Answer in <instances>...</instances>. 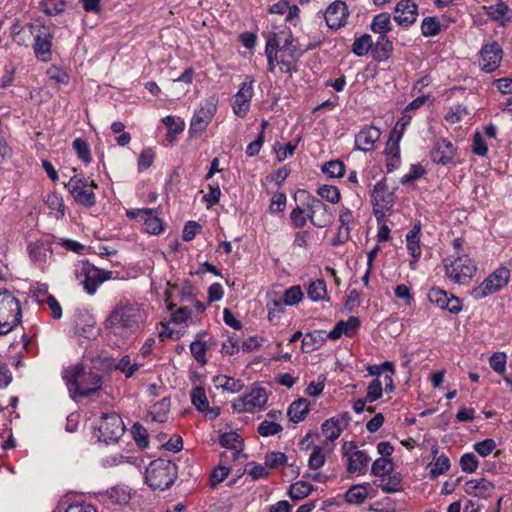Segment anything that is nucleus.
Segmentation results:
<instances>
[{
  "instance_id": "f257e3e1",
  "label": "nucleus",
  "mask_w": 512,
  "mask_h": 512,
  "mask_svg": "<svg viewBox=\"0 0 512 512\" xmlns=\"http://www.w3.org/2000/svg\"><path fill=\"white\" fill-rule=\"evenodd\" d=\"M144 321V312L139 305L130 302L118 303L105 320V328L117 336L135 332Z\"/></svg>"
},
{
  "instance_id": "f03ea898",
  "label": "nucleus",
  "mask_w": 512,
  "mask_h": 512,
  "mask_svg": "<svg viewBox=\"0 0 512 512\" xmlns=\"http://www.w3.org/2000/svg\"><path fill=\"white\" fill-rule=\"evenodd\" d=\"M63 379L73 399L93 395L99 391L103 385L102 375L91 368L87 369L81 363H77L65 369Z\"/></svg>"
},
{
  "instance_id": "7ed1b4c3",
  "label": "nucleus",
  "mask_w": 512,
  "mask_h": 512,
  "mask_svg": "<svg viewBox=\"0 0 512 512\" xmlns=\"http://www.w3.org/2000/svg\"><path fill=\"white\" fill-rule=\"evenodd\" d=\"M266 44H272L273 50L280 56V70L289 76L296 70L301 55L312 48L310 44H300L293 34H271Z\"/></svg>"
},
{
  "instance_id": "20e7f679",
  "label": "nucleus",
  "mask_w": 512,
  "mask_h": 512,
  "mask_svg": "<svg viewBox=\"0 0 512 512\" xmlns=\"http://www.w3.org/2000/svg\"><path fill=\"white\" fill-rule=\"evenodd\" d=\"M177 478V466L170 460L157 459L146 469L145 481L153 490L168 489Z\"/></svg>"
},
{
  "instance_id": "39448f33",
  "label": "nucleus",
  "mask_w": 512,
  "mask_h": 512,
  "mask_svg": "<svg viewBox=\"0 0 512 512\" xmlns=\"http://www.w3.org/2000/svg\"><path fill=\"white\" fill-rule=\"evenodd\" d=\"M22 318L18 299L8 290L0 291V335H6L20 324Z\"/></svg>"
},
{
  "instance_id": "423d86ee",
  "label": "nucleus",
  "mask_w": 512,
  "mask_h": 512,
  "mask_svg": "<svg viewBox=\"0 0 512 512\" xmlns=\"http://www.w3.org/2000/svg\"><path fill=\"white\" fill-rule=\"evenodd\" d=\"M74 201L85 208H91L96 204V195L94 189L97 184L94 181H88L82 174H75L65 184Z\"/></svg>"
},
{
  "instance_id": "0eeeda50",
  "label": "nucleus",
  "mask_w": 512,
  "mask_h": 512,
  "mask_svg": "<svg viewBox=\"0 0 512 512\" xmlns=\"http://www.w3.org/2000/svg\"><path fill=\"white\" fill-rule=\"evenodd\" d=\"M444 266L447 276L455 283H468L476 272L475 262L466 254L446 258Z\"/></svg>"
},
{
  "instance_id": "6e6552de",
  "label": "nucleus",
  "mask_w": 512,
  "mask_h": 512,
  "mask_svg": "<svg viewBox=\"0 0 512 512\" xmlns=\"http://www.w3.org/2000/svg\"><path fill=\"white\" fill-rule=\"evenodd\" d=\"M510 270L506 267H500L491 273L478 287L474 288L471 295L479 300L490 294H493L508 284Z\"/></svg>"
},
{
  "instance_id": "1a4fd4ad",
  "label": "nucleus",
  "mask_w": 512,
  "mask_h": 512,
  "mask_svg": "<svg viewBox=\"0 0 512 512\" xmlns=\"http://www.w3.org/2000/svg\"><path fill=\"white\" fill-rule=\"evenodd\" d=\"M112 272H105L89 262H82L76 269V277L88 294H94L99 284L109 279Z\"/></svg>"
},
{
  "instance_id": "9d476101",
  "label": "nucleus",
  "mask_w": 512,
  "mask_h": 512,
  "mask_svg": "<svg viewBox=\"0 0 512 512\" xmlns=\"http://www.w3.org/2000/svg\"><path fill=\"white\" fill-rule=\"evenodd\" d=\"M306 210L307 218L317 228H325L333 223L334 214L331 208L320 199L308 196Z\"/></svg>"
},
{
  "instance_id": "9b49d317",
  "label": "nucleus",
  "mask_w": 512,
  "mask_h": 512,
  "mask_svg": "<svg viewBox=\"0 0 512 512\" xmlns=\"http://www.w3.org/2000/svg\"><path fill=\"white\" fill-rule=\"evenodd\" d=\"M100 439L106 443L117 441L124 434L125 426L121 417L117 413H105L101 417L98 427Z\"/></svg>"
},
{
  "instance_id": "f8f14e48",
  "label": "nucleus",
  "mask_w": 512,
  "mask_h": 512,
  "mask_svg": "<svg viewBox=\"0 0 512 512\" xmlns=\"http://www.w3.org/2000/svg\"><path fill=\"white\" fill-rule=\"evenodd\" d=\"M216 110V103L213 100L207 101L204 105H201V107L195 111L191 119L189 133L192 136L202 133L212 121Z\"/></svg>"
},
{
  "instance_id": "ddd939ff",
  "label": "nucleus",
  "mask_w": 512,
  "mask_h": 512,
  "mask_svg": "<svg viewBox=\"0 0 512 512\" xmlns=\"http://www.w3.org/2000/svg\"><path fill=\"white\" fill-rule=\"evenodd\" d=\"M349 17L348 7L345 2L336 0L332 2L324 12V19L328 28L338 30L345 26Z\"/></svg>"
},
{
  "instance_id": "4468645a",
  "label": "nucleus",
  "mask_w": 512,
  "mask_h": 512,
  "mask_svg": "<svg viewBox=\"0 0 512 512\" xmlns=\"http://www.w3.org/2000/svg\"><path fill=\"white\" fill-rule=\"evenodd\" d=\"M126 215L130 219L140 218L144 221L145 231L152 235H158L163 232L164 224L162 220L154 215V210L149 208L127 210Z\"/></svg>"
},
{
  "instance_id": "2eb2a0df",
  "label": "nucleus",
  "mask_w": 512,
  "mask_h": 512,
  "mask_svg": "<svg viewBox=\"0 0 512 512\" xmlns=\"http://www.w3.org/2000/svg\"><path fill=\"white\" fill-rule=\"evenodd\" d=\"M503 50L497 42L486 44L480 50L479 65L485 72L495 71L502 60Z\"/></svg>"
},
{
  "instance_id": "dca6fc26",
  "label": "nucleus",
  "mask_w": 512,
  "mask_h": 512,
  "mask_svg": "<svg viewBox=\"0 0 512 512\" xmlns=\"http://www.w3.org/2000/svg\"><path fill=\"white\" fill-rule=\"evenodd\" d=\"M428 299L439 308L448 310L450 313H459L462 309L461 301L454 295H449L440 288H431L428 292Z\"/></svg>"
},
{
  "instance_id": "f3484780",
  "label": "nucleus",
  "mask_w": 512,
  "mask_h": 512,
  "mask_svg": "<svg viewBox=\"0 0 512 512\" xmlns=\"http://www.w3.org/2000/svg\"><path fill=\"white\" fill-rule=\"evenodd\" d=\"M372 201L374 204V214L379 219V214L383 215L384 210H391L394 205L393 194L388 192L385 181H379L372 191Z\"/></svg>"
},
{
  "instance_id": "a211bd4d",
  "label": "nucleus",
  "mask_w": 512,
  "mask_h": 512,
  "mask_svg": "<svg viewBox=\"0 0 512 512\" xmlns=\"http://www.w3.org/2000/svg\"><path fill=\"white\" fill-rule=\"evenodd\" d=\"M253 80L244 81L235 95L233 111L238 117H245L253 97Z\"/></svg>"
},
{
  "instance_id": "6ab92c4d",
  "label": "nucleus",
  "mask_w": 512,
  "mask_h": 512,
  "mask_svg": "<svg viewBox=\"0 0 512 512\" xmlns=\"http://www.w3.org/2000/svg\"><path fill=\"white\" fill-rule=\"evenodd\" d=\"M455 156V148L447 139H438L430 153L431 160L434 163L446 165L450 163Z\"/></svg>"
},
{
  "instance_id": "aec40b11",
  "label": "nucleus",
  "mask_w": 512,
  "mask_h": 512,
  "mask_svg": "<svg viewBox=\"0 0 512 512\" xmlns=\"http://www.w3.org/2000/svg\"><path fill=\"white\" fill-rule=\"evenodd\" d=\"M381 132L374 126L361 129L355 136L356 149L369 152L374 150L375 142L380 138Z\"/></svg>"
},
{
  "instance_id": "412c9836",
  "label": "nucleus",
  "mask_w": 512,
  "mask_h": 512,
  "mask_svg": "<svg viewBox=\"0 0 512 512\" xmlns=\"http://www.w3.org/2000/svg\"><path fill=\"white\" fill-rule=\"evenodd\" d=\"M417 16V6L409 1H400L397 3L394 20L402 27L406 28L410 24L414 23Z\"/></svg>"
},
{
  "instance_id": "4be33fe9",
  "label": "nucleus",
  "mask_w": 512,
  "mask_h": 512,
  "mask_svg": "<svg viewBox=\"0 0 512 512\" xmlns=\"http://www.w3.org/2000/svg\"><path fill=\"white\" fill-rule=\"evenodd\" d=\"M421 228H422L421 222L416 221L414 223L412 229L406 235L407 249L413 258V260L410 261V267L412 269L415 268L414 265L421 256V247H420Z\"/></svg>"
},
{
  "instance_id": "5701e85b",
  "label": "nucleus",
  "mask_w": 512,
  "mask_h": 512,
  "mask_svg": "<svg viewBox=\"0 0 512 512\" xmlns=\"http://www.w3.org/2000/svg\"><path fill=\"white\" fill-rule=\"evenodd\" d=\"M494 489V485L485 478L473 479L465 483V492L474 497L488 498Z\"/></svg>"
},
{
  "instance_id": "b1692460",
  "label": "nucleus",
  "mask_w": 512,
  "mask_h": 512,
  "mask_svg": "<svg viewBox=\"0 0 512 512\" xmlns=\"http://www.w3.org/2000/svg\"><path fill=\"white\" fill-rule=\"evenodd\" d=\"M52 38V34H39L35 38L34 52L42 62H48L52 59Z\"/></svg>"
},
{
  "instance_id": "393cba45",
  "label": "nucleus",
  "mask_w": 512,
  "mask_h": 512,
  "mask_svg": "<svg viewBox=\"0 0 512 512\" xmlns=\"http://www.w3.org/2000/svg\"><path fill=\"white\" fill-rule=\"evenodd\" d=\"M370 460V457L365 451L359 450L354 452L351 457L347 459V471L349 473H358L363 475L367 471V466Z\"/></svg>"
},
{
  "instance_id": "a878e982",
  "label": "nucleus",
  "mask_w": 512,
  "mask_h": 512,
  "mask_svg": "<svg viewBox=\"0 0 512 512\" xmlns=\"http://www.w3.org/2000/svg\"><path fill=\"white\" fill-rule=\"evenodd\" d=\"M393 51L392 42L386 37V34H379L372 47V56L377 61L387 60Z\"/></svg>"
},
{
  "instance_id": "bb28decb",
  "label": "nucleus",
  "mask_w": 512,
  "mask_h": 512,
  "mask_svg": "<svg viewBox=\"0 0 512 512\" xmlns=\"http://www.w3.org/2000/svg\"><path fill=\"white\" fill-rule=\"evenodd\" d=\"M439 448L437 446L432 447L433 460L431 462L430 478L435 479L439 475L444 474L450 468V460L445 454H438Z\"/></svg>"
},
{
  "instance_id": "cd10ccee",
  "label": "nucleus",
  "mask_w": 512,
  "mask_h": 512,
  "mask_svg": "<svg viewBox=\"0 0 512 512\" xmlns=\"http://www.w3.org/2000/svg\"><path fill=\"white\" fill-rule=\"evenodd\" d=\"M310 410V403L305 398H300L291 403L287 415L293 423H299L304 420Z\"/></svg>"
},
{
  "instance_id": "c85d7f7f",
  "label": "nucleus",
  "mask_w": 512,
  "mask_h": 512,
  "mask_svg": "<svg viewBox=\"0 0 512 512\" xmlns=\"http://www.w3.org/2000/svg\"><path fill=\"white\" fill-rule=\"evenodd\" d=\"M219 443L226 448L231 449V459H238L241 449L242 440L236 432H227L220 436Z\"/></svg>"
},
{
  "instance_id": "c756f323",
  "label": "nucleus",
  "mask_w": 512,
  "mask_h": 512,
  "mask_svg": "<svg viewBox=\"0 0 512 512\" xmlns=\"http://www.w3.org/2000/svg\"><path fill=\"white\" fill-rule=\"evenodd\" d=\"M268 400L266 390L261 387L253 388L248 394L245 395V401L248 404L250 412L255 409H261L265 406Z\"/></svg>"
},
{
  "instance_id": "7c9ffc66",
  "label": "nucleus",
  "mask_w": 512,
  "mask_h": 512,
  "mask_svg": "<svg viewBox=\"0 0 512 512\" xmlns=\"http://www.w3.org/2000/svg\"><path fill=\"white\" fill-rule=\"evenodd\" d=\"M368 496V484L353 485L346 492V500L349 503L361 504Z\"/></svg>"
},
{
  "instance_id": "2f4dec72",
  "label": "nucleus",
  "mask_w": 512,
  "mask_h": 512,
  "mask_svg": "<svg viewBox=\"0 0 512 512\" xmlns=\"http://www.w3.org/2000/svg\"><path fill=\"white\" fill-rule=\"evenodd\" d=\"M45 203L50 210L56 211L55 217L57 219L63 218L65 215V205L63 198L56 192L47 194Z\"/></svg>"
},
{
  "instance_id": "473e14b6",
  "label": "nucleus",
  "mask_w": 512,
  "mask_h": 512,
  "mask_svg": "<svg viewBox=\"0 0 512 512\" xmlns=\"http://www.w3.org/2000/svg\"><path fill=\"white\" fill-rule=\"evenodd\" d=\"M374 41L370 34H362L361 37L355 39L352 45V52L361 57L366 55L369 51L372 52Z\"/></svg>"
},
{
  "instance_id": "72a5a7b5",
  "label": "nucleus",
  "mask_w": 512,
  "mask_h": 512,
  "mask_svg": "<svg viewBox=\"0 0 512 512\" xmlns=\"http://www.w3.org/2000/svg\"><path fill=\"white\" fill-rule=\"evenodd\" d=\"M313 491V485L306 481H298L289 488V496L293 500H302Z\"/></svg>"
},
{
  "instance_id": "f704fd0d",
  "label": "nucleus",
  "mask_w": 512,
  "mask_h": 512,
  "mask_svg": "<svg viewBox=\"0 0 512 512\" xmlns=\"http://www.w3.org/2000/svg\"><path fill=\"white\" fill-rule=\"evenodd\" d=\"M214 382L218 384V387H222L224 390H227L232 393L239 392L243 383L239 379H234L225 375H218L214 378Z\"/></svg>"
},
{
  "instance_id": "c9c22d12",
  "label": "nucleus",
  "mask_w": 512,
  "mask_h": 512,
  "mask_svg": "<svg viewBox=\"0 0 512 512\" xmlns=\"http://www.w3.org/2000/svg\"><path fill=\"white\" fill-rule=\"evenodd\" d=\"M169 406L170 401L167 398H163L161 401L154 404L152 406V410L150 411L152 420L159 423L165 422L169 411Z\"/></svg>"
},
{
  "instance_id": "e433bc0d",
  "label": "nucleus",
  "mask_w": 512,
  "mask_h": 512,
  "mask_svg": "<svg viewBox=\"0 0 512 512\" xmlns=\"http://www.w3.org/2000/svg\"><path fill=\"white\" fill-rule=\"evenodd\" d=\"M308 297L312 301H319L325 298L327 294L326 283L322 279L311 282L307 289Z\"/></svg>"
},
{
  "instance_id": "4c0bfd02",
  "label": "nucleus",
  "mask_w": 512,
  "mask_h": 512,
  "mask_svg": "<svg viewBox=\"0 0 512 512\" xmlns=\"http://www.w3.org/2000/svg\"><path fill=\"white\" fill-rule=\"evenodd\" d=\"M393 469V463L390 458H378L376 459L371 467V472L373 475L378 477H384L389 474Z\"/></svg>"
},
{
  "instance_id": "58836bf2",
  "label": "nucleus",
  "mask_w": 512,
  "mask_h": 512,
  "mask_svg": "<svg viewBox=\"0 0 512 512\" xmlns=\"http://www.w3.org/2000/svg\"><path fill=\"white\" fill-rule=\"evenodd\" d=\"M191 400L193 405L197 408V410L204 412L208 410V399L205 393L204 388L196 387L191 392Z\"/></svg>"
},
{
  "instance_id": "ea45409f",
  "label": "nucleus",
  "mask_w": 512,
  "mask_h": 512,
  "mask_svg": "<svg viewBox=\"0 0 512 512\" xmlns=\"http://www.w3.org/2000/svg\"><path fill=\"white\" fill-rule=\"evenodd\" d=\"M318 195L332 204L340 201V191L336 186L322 185L317 189Z\"/></svg>"
},
{
  "instance_id": "a19ab883",
  "label": "nucleus",
  "mask_w": 512,
  "mask_h": 512,
  "mask_svg": "<svg viewBox=\"0 0 512 512\" xmlns=\"http://www.w3.org/2000/svg\"><path fill=\"white\" fill-rule=\"evenodd\" d=\"M41 6L45 14L54 16L65 10L66 2L64 0H45L41 3Z\"/></svg>"
},
{
  "instance_id": "79ce46f5",
  "label": "nucleus",
  "mask_w": 512,
  "mask_h": 512,
  "mask_svg": "<svg viewBox=\"0 0 512 512\" xmlns=\"http://www.w3.org/2000/svg\"><path fill=\"white\" fill-rule=\"evenodd\" d=\"M73 149L76 151L78 157L86 164L91 161V153L89 144L86 140L76 138L72 143Z\"/></svg>"
},
{
  "instance_id": "37998d69",
  "label": "nucleus",
  "mask_w": 512,
  "mask_h": 512,
  "mask_svg": "<svg viewBox=\"0 0 512 512\" xmlns=\"http://www.w3.org/2000/svg\"><path fill=\"white\" fill-rule=\"evenodd\" d=\"M303 298V292L300 286H292L288 288L281 299L282 303L288 306L298 304Z\"/></svg>"
},
{
  "instance_id": "c03bdc74",
  "label": "nucleus",
  "mask_w": 512,
  "mask_h": 512,
  "mask_svg": "<svg viewBox=\"0 0 512 512\" xmlns=\"http://www.w3.org/2000/svg\"><path fill=\"white\" fill-rule=\"evenodd\" d=\"M322 172L332 178L342 177L345 172V166L339 160H331L322 166Z\"/></svg>"
},
{
  "instance_id": "a18cd8bd",
  "label": "nucleus",
  "mask_w": 512,
  "mask_h": 512,
  "mask_svg": "<svg viewBox=\"0 0 512 512\" xmlns=\"http://www.w3.org/2000/svg\"><path fill=\"white\" fill-rule=\"evenodd\" d=\"M287 462V456L282 452H268L265 455V466L270 469H277L284 466Z\"/></svg>"
},
{
  "instance_id": "49530a36",
  "label": "nucleus",
  "mask_w": 512,
  "mask_h": 512,
  "mask_svg": "<svg viewBox=\"0 0 512 512\" xmlns=\"http://www.w3.org/2000/svg\"><path fill=\"white\" fill-rule=\"evenodd\" d=\"M448 26L439 20L437 17H426L423 19L421 24V32H440L441 30H447Z\"/></svg>"
},
{
  "instance_id": "de8ad7c7",
  "label": "nucleus",
  "mask_w": 512,
  "mask_h": 512,
  "mask_svg": "<svg viewBox=\"0 0 512 512\" xmlns=\"http://www.w3.org/2000/svg\"><path fill=\"white\" fill-rule=\"evenodd\" d=\"M507 357L504 352H495L489 358L490 367L498 374L504 375Z\"/></svg>"
},
{
  "instance_id": "09e8293b",
  "label": "nucleus",
  "mask_w": 512,
  "mask_h": 512,
  "mask_svg": "<svg viewBox=\"0 0 512 512\" xmlns=\"http://www.w3.org/2000/svg\"><path fill=\"white\" fill-rule=\"evenodd\" d=\"M390 15L388 13H380L376 15L370 24L372 32H387L390 30Z\"/></svg>"
},
{
  "instance_id": "8fccbe9b",
  "label": "nucleus",
  "mask_w": 512,
  "mask_h": 512,
  "mask_svg": "<svg viewBox=\"0 0 512 512\" xmlns=\"http://www.w3.org/2000/svg\"><path fill=\"white\" fill-rule=\"evenodd\" d=\"M381 483L378 487L385 493H394L400 490L401 478L399 475L389 476L388 478L381 477Z\"/></svg>"
},
{
  "instance_id": "3c124183",
  "label": "nucleus",
  "mask_w": 512,
  "mask_h": 512,
  "mask_svg": "<svg viewBox=\"0 0 512 512\" xmlns=\"http://www.w3.org/2000/svg\"><path fill=\"white\" fill-rule=\"evenodd\" d=\"M46 75L49 79L55 81L59 84H68L69 83V74L59 66L52 65L46 71Z\"/></svg>"
},
{
  "instance_id": "603ef678",
  "label": "nucleus",
  "mask_w": 512,
  "mask_h": 512,
  "mask_svg": "<svg viewBox=\"0 0 512 512\" xmlns=\"http://www.w3.org/2000/svg\"><path fill=\"white\" fill-rule=\"evenodd\" d=\"M322 433L327 440L334 441L341 435L342 430L334 422V418H330L322 424Z\"/></svg>"
},
{
  "instance_id": "864d4df0",
  "label": "nucleus",
  "mask_w": 512,
  "mask_h": 512,
  "mask_svg": "<svg viewBox=\"0 0 512 512\" xmlns=\"http://www.w3.org/2000/svg\"><path fill=\"white\" fill-rule=\"evenodd\" d=\"M383 394V387L382 382L376 378L370 382L367 388V394H366V401L368 403L375 402L376 400L380 399Z\"/></svg>"
},
{
  "instance_id": "5fc2aeb1",
  "label": "nucleus",
  "mask_w": 512,
  "mask_h": 512,
  "mask_svg": "<svg viewBox=\"0 0 512 512\" xmlns=\"http://www.w3.org/2000/svg\"><path fill=\"white\" fill-rule=\"evenodd\" d=\"M283 430L282 426L268 419L262 421L258 426V433L263 437L275 435Z\"/></svg>"
},
{
  "instance_id": "6e6d98bb",
  "label": "nucleus",
  "mask_w": 512,
  "mask_h": 512,
  "mask_svg": "<svg viewBox=\"0 0 512 512\" xmlns=\"http://www.w3.org/2000/svg\"><path fill=\"white\" fill-rule=\"evenodd\" d=\"M131 432L135 442L139 447L145 448L148 446V432L144 426H142L140 423H135L131 428Z\"/></svg>"
},
{
  "instance_id": "4d7b16f0",
  "label": "nucleus",
  "mask_w": 512,
  "mask_h": 512,
  "mask_svg": "<svg viewBox=\"0 0 512 512\" xmlns=\"http://www.w3.org/2000/svg\"><path fill=\"white\" fill-rule=\"evenodd\" d=\"M459 464L463 472L473 473L477 470L479 462L473 453H465L461 456Z\"/></svg>"
},
{
  "instance_id": "13d9d810",
  "label": "nucleus",
  "mask_w": 512,
  "mask_h": 512,
  "mask_svg": "<svg viewBox=\"0 0 512 512\" xmlns=\"http://www.w3.org/2000/svg\"><path fill=\"white\" fill-rule=\"evenodd\" d=\"M325 454L321 447L315 446L310 454L308 466L310 469L317 470L325 464Z\"/></svg>"
},
{
  "instance_id": "bf43d9fd",
  "label": "nucleus",
  "mask_w": 512,
  "mask_h": 512,
  "mask_svg": "<svg viewBox=\"0 0 512 512\" xmlns=\"http://www.w3.org/2000/svg\"><path fill=\"white\" fill-rule=\"evenodd\" d=\"M190 351L192 356L198 363H200L201 365L206 364V346L204 342L200 340L193 341L190 344Z\"/></svg>"
},
{
  "instance_id": "052dcab7",
  "label": "nucleus",
  "mask_w": 512,
  "mask_h": 512,
  "mask_svg": "<svg viewBox=\"0 0 512 512\" xmlns=\"http://www.w3.org/2000/svg\"><path fill=\"white\" fill-rule=\"evenodd\" d=\"M30 258L35 262H45L47 256V248L44 243H35L29 245Z\"/></svg>"
},
{
  "instance_id": "680f3d73",
  "label": "nucleus",
  "mask_w": 512,
  "mask_h": 512,
  "mask_svg": "<svg viewBox=\"0 0 512 512\" xmlns=\"http://www.w3.org/2000/svg\"><path fill=\"white\" fill-rule=\"evenodd\" d=\"M470 113L466 106L456 105L452 107L450 111L445 115V120L450 123H457L461 121L465 116H468Z\"/></svg>"
},
{
  "instance_id": "e2e57ef3",
  "label": "nucleus",
  "mask_w": 512,
  "mask_h": 512,
  "mask_svg": "<svg viewBox=\"0 0 512 512\" xmlns=\"http://www.w3.org/2000/svg\"><path fill=\"white\" fill-rule=\"evenodd\" d=\"M474 450L482 457L490 455L496 448V442L493 439H485L474 444Z\"/></svg>"
},
{
  "instance_id": "0e129e2a",
  "label": "nucleus",
  "mask_w": 512,
  "mask_h": 512,
  "mask_svg": "<svg viewBox=\"0 0 512 512\" xmlns=\"http://www.w3.org/2000/svg\"><path fill=\"white\" fill-rule=\"evenodd\" d=\"M116 369L120 370L127 378H129L139 369V365L131 364L130 357L126 355L119 360L116 365Z\"/></svg>"
},
{
  "instance_id": "69168bd1",
  "label": "nucleus",
  "mask_w": 512,
  "mask_h": 512,
  "mask_svg": "<svg viewBox=\"0 0 512 512\" xmlns=\"http://www.w3.org/2000/svg\"><path fill=\"white\" fill-rule=\"evenodd\" d=\"M305 211H307L306 207L301 208L299 206L291 211L290 218L295 228H302L306 224L307 216L304 215Z\"/></svg>"
},
{
  "instance_id": "338daca9",
  "label": "nucleus",
  "mask_w": 512,
  "mask_h": 512,
  "mask_svg": "<svg viewBox=\"0 0 512 512\" xmlns=\"http://www.w3.org/2000/svg\"><path fill=\"white\" fill-rule=\"evenodd\" d=\"M154 161V153L152 149L147 148L144 149L138 159V169L139 171H143L149 168Z\"/></svg>"
},
{
  "instance_id": "774afa93",
  "label": "nucleus",
  "mask_w": 512,
  "mask_h": 512,
  "mask_svg": "<svg viewBox=\"0 0 512 512\" xmlns=\"http://www.w3.org/2000/svg\"><path fill=\"white\" fill-rule=\"evenodd\" d=\"M201 230V226L199 223L195 221H188L183 229L182 239L186 242L191 241L196 234Z\"/></svg>"
}]
</instances>
